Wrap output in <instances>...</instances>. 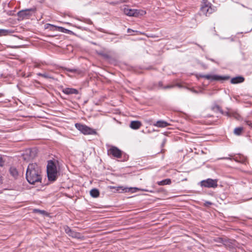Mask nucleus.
<instances>
[{
  "mask_svg": "<svg viewBox=\"0 0 252 252\" xmlns=\"http://www.w3.org/2000/svg\"><path fill=\"white\" fill-rule=\"evenodd\" d=\"M26 177L31 184L41 183L42 180L41 170L36 163L30 164L27 168Z\"/></svg>",
  "mask_w": 252,
  "mask_h": 252,
  "instance_id": "nucleus-1",
  "label": "nucleus"
},
{
  "mask_svg": "<svg viewBox=\"0 0 252 252\" xmlns=\"http://www.w3.org/2000/svg\"><path fill=\"white\" fill-rule=\"evenodd\" d=\"M47 173L50 181H55L57 178V170L55 163L52 160H49L47 165Z\"/></svg>",
  "mask_w": 252,
  "mask_h": 252,
  "instance_id": "nucleus-2",
  "label": "nucleus"
},
{
  "mask_svg": "<svg viewBox=\"0 0 252 252\" xmlns=\"http://www.w3.org/2000/svg\"><path fill=\"white\" fill-rule=\"evenodd\" d=\"M36 10L35 7L23 9L17 13V16L21 20L28 19L32 15V12H35Z\"/></svg>",
  "mask_w": 252,
  "mask_h": 252,
  "instance_id": "nucleus-3",
  "label": "nucleus"
},
{
  "mask_svg": "<svg viewBox=\"0 0 252 252\" xmlns=\"http://www.w3.org/2000/svg\"><path fill=\"white\" fill-rule=\"evenodd\" d=\"M218 180L208 178L200 182V185L202 187L207 188H216L218 187Z\"/></svg>",
  "mask_w": 252,
  "mask_h": 252,
  "instance_id": "nucleus-4",
  "label": "nucleus"
},
{
  "mask_svg": "<svg viewBox=\"0 0 252 252\" xmlns=\"http://www.w3.org/2000/svg\"><path fill=\"white\" fill-rule=\"evenodd\" d=\"M213 12V9L211 7V4L208 0H202V4L200 8L201 14L207 16Z\"/></svg>",
  "mask_w": 252,
  "mask_h": 252,
  "instance_id": "nucleus-5",
  "label": "nucleus"
},
{
  "mask_svg": "<svg viewBox=\"0 0 252 252\" xmlns=\"http://www.w3.org/2000/svg\"><path fill=\"white\" fill-rule=\"evenodd\" d=\"M124 13L129 16L137 17L139 15H143L146 13V12L143 10H140L134 9H130L128 7H124L123 9Z\"/></svg>",
  "mask_w": 252,
  "mask_h": 252,
  "instance_id": "nucleus-6",
  "label": "nucleus"
},
{
  "mask_svg": "<svg viewBox=\"0 0 252 252\" xmlns=\"http://www.w3.org/2000/svg\"><path fill=\"white\" fill-rule=\"evenodd\" d=\"M76 128L81 132L82 133L85 135L88 134H93L95 133V131L92 128L89 126L82 125L79 123H76L75 125Z\"/></svg>",
  "mask_w": 252,
  "mask_h": 252,
  "instance_id": "nucleus-7",
  "label": "nucleus"
},
{
  "mask_svg": "<svg viewBox=\"0 0 252 252\" xmlns=\"http://www.w3.org/2000/svg\"><path fill=\"white\" fill-rule=\"evenodd\" d=\"M108 155H112L116 158H120L122 156V152L118 148L115 146H112L108 150Z\"/></svg>",
  "mask_w": 252,
  "mask_h": 252,
  "instance_id": "nucleus-8",
  "label": "nucleus"
},
{
  "mask_svg": "<svg viewBox=\"0 0 252 252\" xmlns=\"http://www.w3.org/2000/svg\"><path fill=\"white\" fill-rule=\"evenodd\" d=\"M203 77L206 79H209V80H217V81L227 80L229 79V77L227 76H219V75H208V74L204 75Z\"/></svg>",
  "mask_w": 252,
  "mask_h": 252,
  "instance_id": "nucleus-9",
  "label": "nucleus"
},
{
  "mask_svg": "<svg viewBox=\"0 0 252 252\" xmlns=\"http://www.w3.org/2000/svg\"><path fill=\"white\" fill-rule=\"evenodd\" d=\"M65 232L68 234L69 236L73 238H79L80 233L72 230L69 227L67 226L65 229Z\"/></svg>",
  "mask_w": 252,
  "mask_h": 252,
  "instance_id": "nucleus-10",
  "label": "nucleus"
},
{
  "mask_svg": "<svg viewBox=\"0 0 252 252\" xmlns=\"http://www.w3.org/2000/svg\"><path fill=\"white\" fill-rule=\"evenodd\" d=\"M63 93L66 94H78V91L75 89L66 88L63 90Z\"/></svg>",
  "mask_w": 252,
  "mask_h": 252,
  "instance_id": "nucleus-11",
  "label": "nucleus"
},
{
  "mask_svg": "<svg viewBox=\"0 0 252 252\" xmlns=\"http://www.w3.org/2000/svg\"><path fill=\"white\" fill-rule=\"evenodd\" d=\"M142 126V124L138 121H131L130 124V127L133 129H138Z\"/></svg>",
  "mask_w": 252,
  "mask_h": 252,
  "instance_id": "nucleus-12",
  "label": "nucleus"
},
{
  "mask_svg": "<svg viewBox=\"0 0 252 252\" xmlns=\"http://www.w3.org/2000/svg\"><path fill=\"white\" fill-rule=\"evenodd\" d=\"M244 81V78L242 76H237L234 77L231 79V83L232 84H238L242 83Z\"/></svg>",
  "mask_w": 252,
  "mask_h": 252,
  "instance_id": "nucleus-13",
  "label": "nucleus"
},
{
  "mask_svg": "<svg viewBox=\"0 0 252 252\" xmlns=\"http://www.w3.org/2000/svg\"><path fill=\"white\" fill-rule=\"evenodd\" d=\"M154 125L158 127H165L169 126V124L164 121H158Z\"/></svg>",
  "mask_w": 252,
  "mask_h": 252,
  "instance_id": "nucleus-14",
  "label": "nucleus"
},
{
  "mask_svg": "<svg viewBox=\"0 0 252 252\" xmlns=\"http://www.w3.org/2000/svg\"><path fill=\"white\" fill-rule=\"evenodd\" d=\"M90 195L93 197L96 198L99 195V191L96 189H93L90 190Z\"/></svg>",
  "mask_w": 252,
  "mask_h": 252,
  "instance_id": "nucleus-15",
  "label": "nucleus"
},
{
  "mask_svg": "<svg viewBox=\"0 0 252 252\" xmlns=\"http://www.w3.org/2000/svg\"><path fill=\"white\" fill-rule=\"evenodd\" d=\"M171 183V181L170 179H166L161 181L158 182V184L159 186H164L166 185H170Z\"/></svg>",
  "mask_w": 252,
  "mask_h": 252,
  "instance_id": "nucleus-16",
  "label": "nucleus"
},
{
  "mask_svg": "<svg viewBox=\"0 0 252 252\" xmlns=\"http://www.w3.org/2000/svg\"><path fill=\"white\" fill-rule=\"evenodd\" d=\"M9 172L10 174L14 177H16L18 174L17 170L14 167H11L9 169Z\"/></svg>",
  "mask_w": 252,
  "mask_h": 252,
  "instance_id": "nucleus-17",
  "label": "nucleus"
},
{
  "mask_svg": "<svg viewBox=\"0 0 252 252\" xmlns=\"http://www.w3.org/2000/svg\"><path fill=\"white\" fill-rule=\"evenodd\" d=\"M119 188L122 189V190L125 191L126 192L127 191H131L132 192H136L137 190H140V189H139L137 188H130L129 189H128V188L123 189L122 187H119Z\"/></svg>",
  "mask_w": 252,
  "mask_h": 252,
  "instance_id": "nucleus-18",
  "label": "nucleus"
},
{
  "mask_svg": "<svg viewBox=\"0 0 252 252\" xmlns=\"http://www.w3.org/2000/svg\"><path fill=\"white\" fill-rule=\"evenodd\" d=\"M243 127H236L234 130V133L236 135H240L243 131Z\"/></svg>",
  "mask_w": 252,
  "mask_h": 252,
  "instance_id": "nucleus-19",
  "label": "nucleus"
},
{
  "mask_svg": "<svg viewBox=\"0 0 252 252\" xmlns=\"http://www.w3.org/2000/svg\"><path fill=\"white\" fill-rule=\"evenodd\" d=\"M37 75L39 76L43 77L45 78L48 79V78H53V77L48 73H37Z\"/></svg>",
  "mask_w": 252,
  "mask_h": 252,
  "instance_id": "nucleus-20",
  "label": "nucleus"
},
{
  "mask_svg": "<svg viewBox=\"0 0 252 252\" xmlns=\"http://www.w3.org/2000/svg\"><path fill=\"white\" fill-rule=\"evenodd\" d=\"M212 109L214 111H220L221 114H223V111L220 108V107L218 105H215L212 107Z\"/></svg>",
  "mask_w": 252,
  "mask_h": 252,
  "instance_id": "nucleus-21",
  "label": "nucleus"
},
{
  "mask_svg": "<svg viewBox=\"0 0 252 252\" xmlns=\"http://www.w3.org/2000/svg\"><path fill=\"white\" fill-rule=\"evenodd\" d=\"M59 29V31L61 32H63L66 33H70V32H72L69 30L66 29L64 28L59 27H58Z\"/></svg>",
  "mask_w": 252,
  "mask_h": 252,
  "instance_id": "nucleus-22",
  "label": "nucleus"
},
{
  "mask_svg": "<svg viewBox=\"0 0 252 252\" xmlns=\"http://www.w3.org/2000/svg\"><path fill=\"white\" fill-rule=\"evenodd\" d=\"M9 32V31L5 29H0V36L6 35Z\"/></svg>",
  "mask_w": 252,
  "mask_h": 252,
  "instance_id": "nucleus-23",
  "label": "nucleus"
},
{
  "mask_svg": "<svg viewBox=\"0 0 252 252\" xmlns=\"http://www.w3.org/2000/svg\"><path fill=\"white\" fill-rule=\"evenodd\" d=\"M246 123L247 125L252 127V122L250 121H246Z\"/></svg>",
  "mask_w": 252,
  "mask_h": 252,
  "instance_id": "nucleus-24",
  "label": "nucleus"
},
{
  "mask_svg": "<svg viewBox=\"0 0 252 252\" xmlns=\"http://www.w3.org/2000/svg\"><path fill=\"white\" fill-rule=\"evenodd\" d=\"M4 161L3 160V159L1 156H0V166H2L3 165Z\"/></svg>",
  "mask_w": 252,
  "mask_h": 252,
  "instance_id": "nucleus-25",
  "label": "nucleus"
},
{
  "mask_svg": "<svg viewBox=\"0 0 252 252\" xmlns=\"http://www.w3.org/2000/svg\"><path fill=\"white\" fill-rule=\"evenodd\" d=\"M35 212H39L41 214H44L45 213V211L44 210H35Z\"/></svg>",
  "mask_w": 252,
  "mask_h": 252,
  "instance_id": "nucleus-26",
  "label": "nucleus"
},
{
  "mask_svg": "<svg viewBox=\"0 0 252 252\" xmlns=\"http://www.w3.org/2000/svg\"><path fill=\"white\" fill-rule=\"evenodd\" d=\"M204 204L206 206H208L209 205H212V203L210 201H206Z\"/></svg>",
  "mask_w": 252,
  "mask_h": 252,
  "instance_id": "nucleus-27",
  "label": "nucleus"
},
{
  "mask_svg": "<svg viewBox=\"0 0 252 252\" xmlns=\"http://www.w3.org/2000/svg\"><path fill=\"white\" fill-rule=\"evenodd\" d=\"M66 70L70 72H74L75 71V69H74L67 68V69H66Z\"/></svg>",
  "mask_w": 252,
  "mask_h": 252,
  "instance_id": "nucleus-28",
  "label": "nucleus"
},
{
  "mask_svg": "<svg viewBox=\"0 0 252 252\" xmlns=\"http://www.w3.org/2000/svg\"><path fill=\"white\" fill-rule=\"evenodd\" d=\"M174 87L173 85H167L165 87H164V88L165 89H169V88H172Z\"/></svg>",
  "mask_w": 252,
  "mask_h": 252,
  "instance_id": "nucleus-29",
  "label": "nucleus"
},
{
  "mask_svg": "<svg viewBox=\"0 0 252 252\" xmlns=\"http://www.w3.org/2000/svg\"><path fill=\"white\" fill-rule=\"evenodd\" d=\"M7 14L9 15H12L13 12L12 11H8V12H7Z\"/></svg>",
  "mask_w": 252,
  "mask_h": 252,
  "instance_id": "nucleus-30",
  "label": "nucleus"
},
{
  "mask_svg": "<svg viewBox=\"0 0 252 252\" xmlns=\"http://www.w3.org/2000/svg\"><path fill=\"white\" fill-rule=\"evenodd\" d=\"M103 56L105 58H109V56L106 54H103Z\"/></svg>",
  "mask_w": 252,
  "mask_h": 252,
  "instance_id": "nucleus-31",
  "label": "nucleus"
},
{
  "mask_svg": "<svg viewBox=\"0 0 252 252\" xmlns=\"http://www.w3.org/2000/svg\"><path fill=\"white\" fill-rule=\"evenodd\" d=\"M220 159H230V158H220Z\"/></svg>",
  "mask_w": 252,
  "mask_h": 252,
  "instance_id": "nucleus-32",
  "label": "nucleus"
},
{
  "mask_svg": "<svg viewBox=\"0 0 252 252\" xmlns=\"http://www.w3.org/2000/svg\"><path fill=\"white\" fill-rule=\"evenodd\" d=\"M210 60L212 62H214V60L213 59H210Z\"/></svg>",
  "mask_w": 252,
  "mask_h": 252,
  "instance_id": "nucleus-33",
  "label": "nucleus"
},
{
  "mask_svg": "<svg viewBox=\"0 0 252 252\" xmlns=\"http://www.w3.org/2000/svg\"><path fill=\"white\" fill-rule=\"evenodd\" d=\"M142 190H145V191H148V190H146V189H142Z\"/></svg>",
  "mask_w": 252,
  "mask_h": 252,
  "instance_id": "nucleus-34",
  "label": "nucleus"
},
{
  "mask_svg": "<svg viewBox=\"0 0 252 252\" xmlns=\"http://www.w3.org/2000/svg\"><path fill=\"white\" fill-rule=\"evenodd\" d=\"M130 30V29H128L127 30V31H128V32H129V31Z\"/></svg>",
  "mask_w": 252,
  "mask_h": 252,
  "instance_id": "nucleus-35",
  "label": "nucleus"
}]
</instances>
